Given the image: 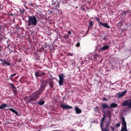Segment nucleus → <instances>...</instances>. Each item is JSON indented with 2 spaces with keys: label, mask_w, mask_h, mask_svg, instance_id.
I'll return each instance as SVG.
<instances>
[{
  "label": "nucleus",
  "mask_w": 131,
  "mask_h": 131,
  "mask_svg": "<svg viewBox=\"0 0 131 131\" xmlns=\"http://www.w3.org/2000/svg\"><path fill=\"white\" fill-rule=\"evenodd\" d=\"M93 25L92 23V21H90L89 23V25L90 26H92Z\"/></svg>",
  "instance_id": "35"
},
{
  "label": "nucleus",
  "mask_w": 131,
  "mask_h": 131,
  "mask_svg": "<svg viewBox=\"0 0 131 131\" xmlns=\"http://www.w3.org/2000/svg\"><path fill=\"white\" fill-rule=\"evenodd\" d=\"M75 111L76 113L77 114L80 113L81 112V111L80 109L78 107H75Z\"/></svg>",
  "instance_id": "14"
},
{
  "label": "nucleus",
  "mask_w": 131,
  "mask_h": 131,
  "mask_svg": "<svg viewBox=\"0 0 131 131\" xmlns=\"http://www.w3.org/2000/svg\"><path fill=\"white\" fill-rule=\"evenodd\" d=\"M110 127L111 128L112 130L113 131H114V128L112 126H111Z\"/></svg>",
  "instance_id": "36"
},
{
  "label": "nucleus",
  "mask_w": 131,
  "mask_h": 131,
  "mask_svg": "<svg viewBox=\"0 0 131 131\" xmlns=\"http://www.w3.org/2000/svg\"><path fill=\"white\" fill-rule=\"evenodd\" d=\"M38 131H41L40 130H38Z\"/></svg>",
  "instance_id": "45"
},
{
  "label": "nucleus",
  "mask_w": 131,
  "mask_h": 131,
  "mask_svg": "<svg viewBox=\"0 0 131 131\" xmlns=\"http://www.w3.org/2000/svg\"><path fill=\"white\" fill-rule=\"evenodd\" d=\"M127 92V91L125 90L121 93H119L117 94L118 97L120 98L123 96L125 95V94Z\"/></svg>",
  "instance_id": "11"
},
{
  "label": "nucleus",
  "mask_w": 131,
  "mask_h": 131,
  "mask_svg": "<svg viewBox=\"0 0 131 131\" xmlns=\"http://www.w3.org/2000/svg\"><path fill=\"white\" fill-rule=\"evenodd\" d=\"M101 130L102 131H108V130L106 128H105L104 129H103L102 128V129H101Z\"/></svg>",
  "instance_id": "31"
},
{
  "label": "nucleus",
  "mask_w": 131,
  "mask_h": 131,
  "mask_svg": "<svg viewBox=\"0 0 131 131\" xmlns=\"http://www.w3.org/2000/svg\"><path fill=\"white\" fill-rule=\"evenodd\" d=\"M126 13V14H129L131 13V11L130 10H126L125 11Z\"/></svg>",
  "instance_id": "25"
},
{
  "label": "nucleus",
  "mask_w": 131,
  "mask_h": 131,
  "mask_svg": "<svg viewBox=\"0 0 131 131\" xmlns=\"http://www.w3.org/2000/svg\"><path fill=\"white\" fill-rule=\"evenodd\" d=\"M49 86L52 88L54 86V84L53 81H50L49 82Z\"/></svg>",
  "instance_id": "18"
},
{
  "label": "nucleus",
  "mask_w": 131,
  "mask_h": 131,
  "mask_svg": "<svg viewBox=\"0 0 131 131\" xmlns=\"http://www.w3.org/2000/svg\"><path fill=\"white\" fill-rule=\"evenodd\" d=\"M41 76L45 75V73L44 72H41Z\"/></svg>",
  "instance_id": "37"
},
{
  "label": "nucleus",
  "mask_w": 131,
  "mask_h": 131,
  "mask_svg": "<svg viewBox=\"0 0 131 131\" xmlns=\"http://www.w3.org/2000/svg\"><path fill=\"white\" fill-rule=\"evenodd\" d=\"M94 60L95 61H98L99 59H100L101 58V56L99 54H96L93 56Z\"/></svg>",
  "instance_id": "9"
},
{
  "label": "nucleus",
  "mask_w": 131,
  "mask_h": 131,
  "mask_svg": "<svg viewBox=\"0 0 131 131\" xmlns=\"http://www.w3.org/2000/svg\"><path fill=\"white\" fill-rule=\"evenodd\" d=\"M106 117V115H105L102 118L101 120V129L102 130V126H103V121L104 120Z\"/></svg>",
  "instance_id": "16"
},
{
  "label": "nucleus",
  "mask_w": 131,
  "mask_h": 131,
  "mask_svg": "<svg viewBox=\"0 0 131 131\" xmlns=\"http://www.w3.org/2000/svg\"><path fill=\"white\" fill-rule=\"evenodd\" d=\"M32 3H31L30 4H29V5H32Z\"/></svg>",
  "instance_id": "41"
},
{
  "label": "nucleus",
  "mask_w": 131,
  "mask_h": 131,
  "mask_svg": "<svg viewBox=\"0 0 131 131\" xmlns=\"http://www.w3.org/2000/svg\"><path fill=\"white\" fill-rule=\"evenodd\" d=\"M9 84L10 85V86L12 88H13L15 86L13 84L10 83Z\"/></svg>",
  "instance_id": "28"
},
{
  "label": "nucleus",
  "mask_w": 131,
  "mask_h": 131,
  "mask_svg": "<svg viewBox=\"0 0 131 131\" xmlns=\"http://www.w3.org/2000/svg\"><path fill=\"white\" fill-rule=\"evenodd\" d=\"M111 44V42H109L105 46L102 47L101 49L103 50H104L107 49L110 47Z\"/></svg>",
  "instance_id": "8"
},
{
  "label": "nucleus",
  "mask_w": 131,
  "mask_h": 131,
  "mask_svg": "<svg viewBox=\"0 0 131 131\" xmlns=\"http://www.w3.org/2000/svg\"><path fill=\"white\" fill-rule=\"evenodd\" d=\"M126 14L125 11H124L123 12H122L121 13V15H122L123 16H125L126 15Z\"/></svg>",
  "instance_id": "24"
},
{
  "label": "nucleus",
  "mask_w": 131,
  "mask_h": 131,
  "mask_svg": "<svg viewBox=\"0 0 131 131\" xmlns=\"http://www.w3.org/2000/svg\"><path fill=\"white\" fill-rule=\"evenodd\" d=\"M73 62H72V65H73Z\"/></svg>",
  "instance_id": "44"
},
{
  "label": "nucleus",
  "mask_w": 131,
  "mask_h": 131,
  "mask_svg": "<svg viewBox=\"0 0 131 131\" xmlns=\"http://www.w3.org/2000/svg\"><path fill=\"white\" fill-rule=\"evenodd\" d=\"M121 131H127V127H122L121 128Z\"/></svg>",
  "instance_id": "23"
},
{
  "label": "nucleus",
  "mask_w": 131,
  "mask_h": 131,
  "mask_svg": "<svg viewBox=\"0 0 131 131\" xmlns=\"http://www.w3.org/2000/svg\"><path fill=\"white\" fill-rule=\"evenodd\" d=\"M88 34V32H87L86 33V34L85 35H84V36L86 35H87Z\"/></svg>",
  "instance_id": "43"
},
{
  "label": "nucleus",
  "mask_w": 131,
  "mask_h": 131,
  "mask_svg": "<svg viewBox=\"0 0 131 131\" xmlns=\"http://www.w3.org/2000/svg\"><path fill=\"white\" fill-rule=\"evenodd\" d=\"M28 17V19L27 21V26H32V27L36 26L38 21L36 17L34 15H32L29 16Z\"/></svg>",
  "instance_id": "1"
},
{
  "label": "nucleus",
  "mask_w": 131,
  "mask_h": 131,
  "mask_svg": "<svg viewBox=\"0 0 131 131\" xmlns=\"http://www.w3.org/2000/svg\"><path fill=\"white\" fill-rule=\"evenodd\" d=\"M12 89L13 90L14 92H16L17 90V89L15 86Z\"/></svg>",
  "instance_id": "26"
},
{
  "label": "nucleus",
  "mask_w": 131,
  "mask_h": 131,
  "mask_svg": "<svg viewBox=\"0 0 131 131\" xmlns=\"http://www.w3.org/2000/svg\"><path fill=\"white\" fill-rule=\"evenodd\" d=\"M0 60L3 65L7 66L10 65V63L7 61L6 60L2 59H0Z\"/></svg>",
  "instance_id": "10"
},
{
  "label": "nucleus",
  "mask_w": 131,
  "mask_h": 131,
  "mask_svg": "<svg viewBox=\"0 0 131 131\" xmlns=\"http://www.w3.org/2000/svg\"><path fill=\"white\" fill-rule=\"evenodd\" d=\"M120 126V123H118L116 124V127H119Z\"/></svg>",
  "instance_id": "30"
},
{
  "label": "nucleus",
  "mask_w": 131,
  "mask_h": 131,
  "mask_svg": "<svg viewBox=\"0 0 131 131\" xmlns=\"http://www.w3.org/2000/svg\"><path fill=\"white\" fill-rule=\"evenodd\" d=\"M80 45V43L79 42H78L76 44V46L77 47H79Z\"/></svg>",
  "instance_id": "32"
},
{
  "label": "nucleus",
  "mask_w": 131,
  "mask_h": 131,
  "mask_svg": "<svg viewBox=\"0 0 131 131\" xmlns=\"http://www.w3.org/2000/svg\"><path fill=\"white\" fill-rule=\"evenodd\" d=\"M58 77L59 78L58 83L60 86H62L63 84L65 76L63 74L60 73L58 75Z\"/></svg>",
  "instance_id": "3"
},
{
  "label": "nucleus",
  "mask_w": 131,
  "mask_h": 131,
  "mask_svg": "<svg viewBox=\"0 0 131 131\" xmlns=\"http://www.w3.org/2000/svg\"><path fill=\"white\" fill-rule=\"evenodd\" d=\"M21 13H23V12H21Z\"/></svg>",
  "instance_id": "47"
},
{
  "label": "nucleus",
  "mask_w": 131,
  "mask_h": 131,
  "mask_svg": "<svg viewBox=\"0 0 131 131\" xmlns=\"http://www.w3.org/2000/svg\"><path fill=\"white\" fill-rule=\"evenodd\" d=\"M123 106H128V108L130 109L131 108V100H127L123 102L122 104Z\"/></svg>",
  "instance_id": "4"
},
{
  "label": "nucleus",
  "mask_w": 131,
  "mask_h": 131,
  "mask_svg": "<svg viewBox=\"0 0 131 131\" xmlns=\"http://www.w3.org/2000/svg\"><path fill=\"white\" fill-rule=\"evenodd\" d=\"M108 116L109 118H110V119L109 120H110H110H111V115H108Z\"/></svg>",
  "instance_id": "40"
},
{
  "label": "nucleus",
  "mask_w": 131,
  "mask_h": 131,
  "mask_svg": "<svg viewBox=\"0 0 131 131\" xmlns=\"http://www.w3.org/2000/svg\"><path fill=\"white\" fill-rule=\"evenodd\" d=\"M107 112V114L108 115H111V112L110 111H108Z\"/></svg>",
  "instance_id": "29"
},
{
  "label": "nucleus",
  "mask_w": 131,
  "mask_h": 131,
  "mask_svg": "<svg viewBox=\"0 0 131 131\" xmlns=\"http://www.w3.org/2000/svg\"><path fill=\"white\" fill-rule=\"evenodd\" d=\"M9 109L12 112L16 114L17 115H18L17 112L14 109L12 108H9Z\"/></svg>",
  "instance_id": "17"
},
{
  "label": "nucleus",
  "mask_w": 131,
  "mask_h": 131,
  "mask_svg": "<svg viewBox=\"0 0 131 131\" xmlns=\"http://www.w3.org/2000/svg\"><path fill=\"white\" fill-rule=\"evenodd\" d=\"M102 106L104 109H106L107 108H110L108 105L106 104H102Z\"/></svg>",
  "instance_id": "19"
},
{
  "label": "nucleus",
  "mask_w": 131,
  "mask_h": 131,
  "mask_svg": "<svg viewBox=\"0 0 131 131\" xmlns=\"http://www.w3.org/2000/svg\"><path fill=\"white\" fill-rule=\"evenodd\" d=\"M103 100L104 101H107L108 100L105 97H104L103 99Z\"/></svg>",
  "instance_id": "33"
},
{
  "label": "nucleus",
  "mask_w": 131,
  "mask_h": 131,
  "mask_svg": "<svg viewBox=\"0 0 131 131\" xmlns=\"http://www.w3.org/2000/svg\"><path fill=\"white\" fill-rule=\"evenodd\" d=\"M117 104L115 103H112L111 104L110 107L111 108H115L117 107Z\"/></svg>",
  "instance_id": "20"
},
{
  "label": "nucleus",
  "mask_w": 131,
  "mask_h": 131,
  "mask_svg": "<svg viewBox=\"0 0 131 131\" xmlns=\"http://www.w3.org/2000/svg\"><path fill=\"white\" fill-rule=\"evenodd\" d=\"M97 108H98V107H97V106L96 107V108H95V109H97Z\"/></svg>",
  "instance_id": "42"
},
{
  "label": "nucleus",
  "mask_w": 131,
  "mask_h": 131,
  "mask_svg": "<svg viewBox=\"0 0 131 131\" xmlns=\"http://www.w3.org/2000/svg\"><path fill=\"white\" fill-rule=\"evenodd\" d=\"M35 76L37 77H41V73L39 72H36L35 73Z\"/></svg>",
  "instance_id": "22"
},
{
  "label": "nucleus",
  "mask_w": 131,
  "mask_h": 131,
  "mask_svg": "<svg viewBox=\"0 0 131 131\" xmlns=\"http://www.w3.org/2000/svg\"><path fill=\"white\" fill-rule=\"evenodd\" d=\"M45 103V101L42 100L41 99H40L38 102V104L39 105H42L43 104Z\"/></svg>",
  "instance_id": "15"
},
{
  "label": "nucleus",
  "mask_w": 131,
  "mask_h": 131,
  "mask_svg": "<svg viewBox=\"0 0 131 131\" xmlns=\"http://www.w3.org/2000/svg\"><path fill=\"white\" fill-rule=\"evenodd\" d=\"M63 38L66 40V43L67 44H70L71 43V40L69 38V36L67 34L63 35Z\"/></svg>",
  "instance_id": "5"
},
{
  "label": "nucleus",
  "mask_w": 131,
  "mask_h": 131,
  "mask_svg": "<svg viewBox=\"0 0 131 131\" xmlns=\"http://www.w3.org/2000/svg\"><path fill=\"white\" fill-rule=\"evenodd\" d=\"M68 33L70 34V35L71 34V31H69L68 32Z\"/></svg>",
  "instance_id": "39"
},
{
  "label": "nucleus",
  "mask_w": 131,
  "mask_h": 131,
  "mask_svg": "<svg viewBox=\"0 0 131 131\" xmlns=\"http://www.w3.org/2000/svg\"><path fill=\"white\" fill-rule=\"evenodd\" d=\"M108 123L107 124V126H108L110 124V120H108Z\"/></svg>",
  "instance_id": "38"
},
{
  "label": "nucleus",
  "mask_w": 131,
  "mask_h": 131,
  "mask_svg": "<svg viewBox=\"0 0 131 131\" xmlns=\"http://www.w3.org/2000/svg\"><path fill=\"white\" fill-rule=\"evenodd\" d=\"M7 106V105L3 103L1 105V109H3L4 108H5Z\"/></svg>",
  "instance_id": "21"
},
{
  "label": "nucleus",
  "mask_w": 131,
  "mask_h": 131,
  "mask_svg": "<svg viewBox=\"0 0 131 131\" xmlns=\"http://www.w3.org/2000/svg\"><path fill=\"white\" fill-rule=\"evenodd\" d=\"M96 20L98 22H99H99L100 21V19L99 18H96Z\"/></svg>",
  "instance_id": "34"
},
{
  "label": "nucleus",
  "mask_w": 131,
  "mask_h": 131,
  "mask_svg": "<svg viewBox=\"0 0 131 131\" xmlns=\"http://www.w3.org/2000/svg\"><path fill=\"white\" fill-rule=\"evenodd\" d=\"M41 95L38 91H36L35 93H33L29 99L30 101H35L39 98Z\"/></svg>",
  "instance_id": "2"
},
{
  "label": "nucleus",
  "mask_w": 131,
  "mask_h": 131,
  "mask_svg": "<svg viewBox=\"0 0 131 131\" xmlns=\"http://www.w3.org/2000/svg\"><path fill=\"white\" fill-rule=\"evenodd\" d=\"M16 73H15L13 74H11L10 76V77H9V79H11L12 78H11V77H13L15 75H16Z\"/></svg>",
  "instance_id": "27"
},
{
  "label": "nucleus",
  "mask_w": 131,
  "mask_h": 131,
  "mask_svg": "<svg viewBox=\"0 0 131 131\" xmlns=\"http://www.w3.org/2000/svg\"><path fill=\"white\" fill-rule=\"evenodd\" d=\"M45 87L46 86L45 85H41L38 89V90L37 91L41 94H42L43 91L44 90Z\"/></svg>",
  "instance_id": "6"
},
{
  "label": "nucleus",
  "mask_w": 131,
  "mask_h": 131,
  "mask_svg": "<svg viewBox=\"0 0 131 131\" xmlns=\"http://www.w3.org/2000/svg\"><path fill=\"white\" fill-rule=\"evenodd\" d=\"M122 125L124 127H127L126 123L125 121V118L124 117H122Z\"/></svg>",
  "instance_id": "13"
},
{
  "label": "nucleus",
  "mask_w": 131,
  "mask_h": 131,
  "mask_svg": "<svg viewBox=\"0 0 131 131\" xmlns=\"http://www.w3.org/2000/svg\"><path fill=\"white\" fill-rule=\"evenodd\" d=\"M0 109H1V106H0Z\"/></svg>",
  "instance_id": "46"
},
{
  "label": "nucleus",
  "mask_w": 131,
  "mask_h": 131,
  "mask_svg": "<svg viewBox=\"0 0 131 131\" xmlns=\"http://www.w3.org/2000/svg\"><path fill=\"white\" fill-rule=\"evenodd\" d=\"M60 106L63 109H68L72 108V107L71 106H69L68 105H65L62 103L60 104Z\"/></svg>",
  "instance_id": "7"
},
{
  "label": "nucleus",
  "mask_w": 131,
  "mask_h": 131,
  "mask_svg": "<svg viewBox=\"0 0 131 131\" xmlns=\"http://www.w3.org/2000/svg\"><path fill=\"white\" fill-rule=\"evenodd\" d=\"M99 24H100L101 25L103 26V27L106 28H110V27L108 26L106 23H103L102 22H100L99 23Z\"/></svg>",
  "instance_id": "12"
}]
</instances>
